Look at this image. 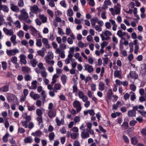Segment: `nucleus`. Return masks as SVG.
I'll list each match as a JSON object with an SVG mask.
<instances>
[{
    "mask_svg": "<svg viewBox=\"0 0 146 146\" xmlns=\"http://www.w3.org/2000/svg\"><path fill=\"white\" fill-rule=\"evenodd\" d=\"M84 71H87L89 73L92 72L94 70L93 66L88 64H85L84 65Z\"/></svg>",
    "mask_w": 146,
    "mask_h": 146,
    "instance_id": "6e6552de",
    "label": "nucleus"
},
{
    "mask_svg": "<svg viewBox=\"0 0 146 146\" xmlns=\"http://www.w3.org/2000/svg\"><path fill=\"white\" fill-rule=\"evenodd\" d=\"M36 113L38 116H42L43 114L42 110L39 108H38L36 110Z\"/></svg>",
    "mask_w": 146,
    "mask_h": 146,
    "instance_id": "49530a36",
    "label": "nucleus"
},
{
    "mask_svg": "<svg viewBox=\"0 0 146 146\" xmlns=\"http://www.w3.org/2000/svg\"><path fill=\"white\" fill-rule=\"evenodd\" d=\"M10 40L13 43V45H15L17 44V42L16 40V36L15 35H11Z\"/></svg>",
    "mask_w": 146,
    "mask_h": 146,
    "instance_id": "c756f323",
    "label": "nucleus"
},
{
    "mask_svg": "<svg viewBox=\"0 0 146 146\" xmlns=\"http://www.w3.org/2000/svg\"><path fill=\"white\" fill-rule=\"evenodd\" d=\"M37 82L36 80H35L32 81L31 82V84L32 86L31 87V88H29L31 89H36L37 87Z\"/></svg>",
    "mask_w": 146,
    "mask_h": 146,
    "instance_id": "473e14b6",
    "label": "nucleus"
},
{
    "mask_svg": "<svg viewBox=\"0 0 146 146\" xmlns=\"http://www.w3.org/2000/svg\"><path fill=\"white\" fill-rule=\"evenodd\" d=\"M9 86L5 85L0 88V92H7L9 90Z\"/></svg>",
    "mask_w": 146,
    "mask_h": 146,
    "instance_id": "cd10ccee",
    "label": "nucleus"
},
{
    "mask_svg": "<svg viewBox=\"0 0 146 146\" xmlns=\"http://www.w3.org/2000/svg\"><path fill=\"white\" fill-rule=\"evenodd\" d=\"M24 3L23 0H19L18 2V5L19 7H23L24 6Z\"/></svg>",
    "mask_w": 146,
    "mask_h": 146,
    "instance_id": "69168bd1",
    "label": "nucleus"
},
{
    "mask_svg": "<svg viewBox=\"0 0 146 146\" xmlns=\"http://www.w3.org/2000/svg\"><path fill=\"white\" fill-rule=\"evenodd\" d=\"M10 7L11 9L13 11L16 12H18L19 11V9L18 6L15 5L13 2H11Z\"/></svg>",
    "mask_w": 146,
    "mask_h": 146,
    "instance_id": "1a4fd4ad",
    "label": "nucleus"
},
{
    "mask_svg": "<svg viewBox=\"0 0 146 146\" xmlns=\"http://www.w3.org/2000/svg\"><path fill=\"white\" fill-rule=\"evenodd\" d=\"M72 93H75V94H76L78 92L79 90H78L77 84L76 83L74 84L72 86Z\"/></svg>",
    "mask_w": 146,
    "mask_h": 146,
    "instance_id": "7c9ffc66",
    "label": "nucleus"
},
{
    "mask_svg": "<svg viewBox=\"0 0 146 146\" xmlns=\"http://www.w3.org/2000/svg\"><path fill=\"white\" fill-rule=\"evenodd\" d=\"M37 53L38 55L43 57L45 54L44 51L43 50H39L37 51Z\"/></svg>",
    "mask_w": 146,
    "mask_h": 146,
    "instance_id": "6e6d98bb",
    "label": "nucleus"
},
{
    "mask_svg": "<svg viewBox=\"0 0 146 146\" xmlns=\"http://www.w3.org/2000/svg\"><path fill=\"white\" fill-rule=\"evenodd\" d=\"M61 88V85L59 83L55 84L53 88V90L55 92H57L58 90H60Z\"/></svg>",
    "mask_w": 146,
    "mask_h": 146,
    "instance_id": "b1692460",
    "label": "nucleus"
},
{
    "mask_svg": "<svg viewBox=\"0 0 146 146\" xmlns=\"http://www.w3.org/2000/svg\"><path fill=\"white\" fill-rule=\"evenodd\" d=\"M9 135V134L7 133L3 136V141L5 142H7L8 141V137Z\"/></svg>",
    "mask_w": 146,
    "mask_h": 146,
    "instance_id": "5fc2aeb1",
    "label": "nucleus"
},
{
    "mask_svg": "<svg viewBox=\"0 0 146 146\" xmlns=\"http://www.w3.org/2000/svg\"><path fill=\"white\" fill-rule=\"evenodd\" d=\"M79 135L78 133H71V138L72 139H74L76 138Z\"/></svg>",
    "mask_w": 146,
    "mask_h": 146,
    "instance_id": "a18cd8bd",
    "label": "nucleus"
},
{
    "mask_svg": "<svg viewBox=\"0 0 146 146\" xmlns=\"http://www.w3.org/2000/svg\"><path fill=\"white\" fill-rule=\"evenodd\" d=\"M103 65L104 66H106L108 62L109 58L108 57H106L105 58H103Z\"/></svg>",
    "mask_w": 146,
    "mask_h": 146,
    "instance_id": "de8ad7c7",
    "label": "nucleus"
},
{
    "mask_svg": "<svg viewBox=\"0 0 146 146\" xmlns=\"http://www.w3.org/2000/svg\"><path fill=\"white\" fill-rule=\"evenodd\" d=\"M20 14L18 16L19 19L21 21H25L27 24H30L32 21L29 18L28 13L26 11V9H23L20 11Z\"/></svg>",
    "mask_w": 146,
    "mask_h": 146,
    "instance_id": "f257e3e1",
    "label": "nucleus"
},
{
    "mask_svg": "<svg viewBox=\"0 0 146 146\" xmlns=\"http://www.w3.org/2000/svg\"><path fill=\"white\" fill-rule=\"evenodd\" d=\"M67 79V76L64 74L62 75L61 77V80L63 85H65L66 83Z\"/></svg>",
    "mask_w": 146,
    "mask_h": 146,
    "instance_id": "a878e982",
    "label": "nucleus"
},
{
    "mask_svg": "<svg viewBox=\"0 0 146 146\" xmlns=\"http://www.w3.org/2000/svg\"><path fill=\"white\" fill-rule=\"evenodd\" d=\"M122 72L121 70H115L114 73V76L115 77L122 79Z\"/></svg>",
    "mask_w": 146,
    "mask_h": 146,
    "instance_id": "6ab92c4d",
    "label": "nucleus"
},
{
    "mask_svg": "<svg viewBox=\"0 0 146 146\" xmlns=\"http://www.w3.org/2000/svg\"><path fill=\"white\" fill-rule=\"evenodd\" d=\"M41 76L44 78H46L47 76V72H46V70H43L40 72Z\"/></svg>",
    "mask_w": 146,
    "mask_h": 146,
    "instance_id": "4d7b16f0",
    "label": "nucleus"
},
{
    "mask_svg": "<svg viewBox=\"0 0 146 146\" xmlns=\"http://www.w3.org/2000/svg\"><path fill=\"white\" fill-rule=\"evenodd\" d=\"M4 32L7 35L11 36L13 34V31L12 29H8L4 27L3 29Z\"/></svg>",
    "mask_w": 146,
    "mask_h": 146,
    "instance_id": "aec40b11",
    "label": "nucleus"
},
{
    "mask_svg": "<svg viewBox=\"0 0 146 146\" xmlns=\"http://www.w3.org/2000/svg\"><path fill=\"white\" fill-rule=\"evenodd\" d=\"M25 80L26 81H29L32 79L31 76L29 74L25 75L24 77Z\"/></svg>",
    "mask_w": 146,
    "mask_h": 146,
    "instance_id": "8fccbe9b",
    "label": "nucleus"
},
{
    "mask_svg": "<svg viewBox=\"0 0 146 146\" xmlns=\"http://www.w3.org/2000/svg\"><path fill=\"white\" fill-rule=\"evenodd\" d=\"M59 77V76L56 74H54L52 78V82H51V84L52 85H53L57 81V78Z\"/></svg>",
    "mask_w": 146,
    "mask_h": 146,
    "instance_id": "f704fd0d",
    "label": "nucleus"
},
{
    "mask_svg": "<svg viewBox=\"0 0 146 146\" xmlns=\"http://www.w3.org/2000/svg\"><path fill=\"white\" fill-rule=\"evenodd\" d=\"M7 99L10 102H13L15 100L17 101V98L15 95L13 94H10L8 96Z\"/></svg>",
    "mask_w": 146,
    "mask_h": 146,
    "instance_id": "a211bd4d",
    "label": "nucleus"
},
{
    "mask_svg": "<svg viewBox=\"0 0 146 146\" xmlns=\"http://www.w3.org/2000/svg\"><path fill=\"white\" fill-rule=\"evenodd\" d=\"M87 128H86V130L90 132V134L92 135L93 137H95V134L94 131L92 129V125L90 122H88L87 123Z\"/></svg>",
    "mask_w": 146,
    "mask_h": 146,
    "instance_id": "f8f14e48",
    "label": "nucleus"
},
{
    "mask_svg": "<svg viewBox=\"0 0 146 146\" xmlns=\"http://www.w3.org/2000/svg\"><path fill=\"white\" fill-rule=\"evenodd\" d=\"M36 45L39 47H40L42 46L41 39H37L36 43Z\"/></svg>",
    "mask_w": 146,
    "mask_h": 146,
    "instance_id": "09e8293b",
    "label": "nucleus"
},
{
    "mask_svg": "<svg viewBox=\"0 0 146 146\" xmlns=\"http://www.w3.org/2000/svg\"><path fill=\"white\" fill-rule=\"evenodd\" d=\"M22 124L23 126H24L25 128H27L28 127V122L27 121H21Z\"/></svg>",
    "mask_w": 146,
    "mask_h": 146,
    "instance_id": "13d9d810",
    "label": "nucleus"
},
{
    "mask_svg": "<svg viewBox=\"0 0 146 146\" xmlns=\"http://www.w3.org/2000/svg\"><path fill=\"white\" fill-rule=\"evenodd\" d=\"M38 17L41 20L42 23H44L47 22V18L44 15H39Z\"/></svg>",
    "mask_w": 146,
    "mask_h": 146,
    "instance_id": "393cba45",
    "label": "nucleus"
},
{
    "mask_svg": "<svg viewBox=\"0 0 146 146\" xmlns=\"http://www.w3.org/2000/svg\"><path fill=\"white\" fill-rule=\"evenodd\" d=\"M30 10L32 12L35 14H37L38 11L39 12L40 11V9H39L38 6L35 5H34L33 6L30 7Z\"/></svg>",
    "mask_w": 146,
    "mask_h": 146,
    "instance_id": "4468645a",
    "label": "nucleus"
},
{
    "mask_svg": "<svg viewBox=\"0 0 146 146\" xmlns=\"http://www.w3.org/2000/svg\"><path fill=\"white\" fill-rule=\"evenodd\" d=\"M17 58L15 56L13 57L11 59V61L15 65H17L18 66L19 64L17 63Z\"/></svg>",
    "mask_w": 146,
    "mask_h": 146,
    "instance_id": "a19ab883",
    "label": "nucleus"
},
{
    "mask_svg": "<svg viewBox=\"0 0 146 146\" xmlns=\"http://www.w3.org/2000/svg\"><path fill=\"white\" fill-rule=\"evenodd\" d=\"M111 2L110 0H106L104 1V4L102 8L106 9L108 8V5H111Z\"/></svg>",
    "mask_w": 146,
    "mask_h": 146,
    "instance_id": "412c9836",
    "label": "nucleus"
},
{
    "mask_svg": "<svg viewBox=\"0 0 146 146\" xmlns=\"http://www.w3.org/2000/svg\"><path fill=\"white\" fill-rule=\"evenodd\" d=\"M112 33L108 30H106L103 31L100 34V36L103 40H108L110 38V36L112 35Z\"/></svg>",
    "mask_w": 146,
    "mask_h": 146,
    "instance_id": "20e7f679",
    "label": "nucleus"
},
{
    "mask_svg": "<svg viewBox=\"0 0 146 146\" xmlns=\"http://www.w3.org/2000/svg\"><path fill=\"white\" fill-rule=\"evenodd\" d=\"M56 121L57 123V125L58 126H60L61 124H64V119H62L60 121L57 117L56 118Z\"/></svg>",
    "mask_w": 146,
    "mask_h": 146,
    "instance_id": "bb28decb",
    "label": "nucleus"
},
{
    "mask_svg": "<svg viewBox=\"0 0 146 146\" xmlns=\"http://www.w3.org/2000/svg\"><path fill=\"white\" fill-rule=\"evenodd\" d=\"M55 137V134L53 132H52L49 134L48 137L50 141L53 140Z\"/></svg>",
    "mask_w": 146,
    "mask_h": 146,
    "instance_id": "37998d69",
    "label": "nucleus"
},
{
    "mask_svg": "<svg viewBox=\"0 0 146 146\" xmlns=\"http://www.w3.org/2000/svg\"><path fill=\"white\" fill-rule=\"evenodd\" d=\"M38 63V61L36 59H34L31 60L30 61L31 64V66L33 67H36Z\"/></svg>",
    "mask_w": 146,
    "mask_h": 146,
    "instance_id": "4c0bfd02",
    "label": "nucleus"
},
{
    "mask_svg": "<svg viewBox=\"0 0 146 146\" xmlns=\"http://www.w3.org/2000/svg\"><path fill=\"white\" fill-rule=\"evenodd\" d=\"M27 107L28 110L29 111H32L35 110V107L34 104L31 105L29 104L27 105Z\"/></svg>",
    "mask_w": 146,
    "mask_h": 146,
    "instance_id": "2f4dec72",
    "label": "nucleus"
},
{
    "mask_svg": "<svg viewBox=\"0 0 146 146\" xmlns=\"http://www.w3.org/2000/svg\"><path fill=\"white\" fill-rule=\"evenodd\" d=\"M73 106L75 108L78 113L81 110L82 107L80 102L77 100H74L72 104Z\"/></svg>",
    "mask_w": 146,
    "mask_h": 146,
    "instance_id": "39448f33",
    "label": "nucleus"
},
{
    "mask_svg": "<svg viewBox=\"0 0 146 146\" xmlns=\"http://www.w3.org/2000/svg\"><path fill=\"white\" fill-rule=\"evenodd\" d=\"M56 113V110L55 109L49 110L48 112V115L50 118H52L55 117Z\"/></svg>",
    "mask_w": 146,
    "mask_h": 146,
    "instance_id": "2eb2a0df",
    "label": "nucleus"
},
{
    "mask_svg": "<svg viewBox=\"0 0 146 146\" xmlns=\"http://www.w3.org/2000/svg\"><path fill=\"white\" fill-rule=\"evenodd\" d=\"M111 24L110 22H106L105 23V26L107 29H109L111 28Z\"/></svg>",
    "mask_w": 146,
    "mask_h": 146,
    "instance_id": "338daca9",
    "label": "nucleus"
},
{
    "mask_svg": "<svg viewBox=\"0 0 146 146\" xmlns=\"http://www.w3.org/2000/svg\"><path fill=\"white\" fill-rule=\"evenodd\" d=\"M75 95L76 96L78 95L80 99H81L84 95L83 92L79 90L78 92L76 94H75Z\"/></svg>",
    "mask_w": 146,
    "mask_h": 146,
    "instance_id": "79ce46f5",
    "label": "nucleus"
},
{
    "mask_svg": "<svg viewBox=\"0 0 146 146\" xmlns=\"http://www.w3.org/2000/svg\"><path fill=\"white\" fill-rule=\"evenodd\" d=\"M22 70L25 73H28L30 70V69L29 67L23 66L22 68Z\"/></svg>",
    "mask_w": 146,
    "mask_h": 146,
    "instance_id": "58836bf2",
    "label": "nucleus"
},
{
    "mask_svg": "<svg viewBox=\"0 0 146 146\" xmlns=\"http://www.w3.org/2000/svg\"><path fill=\"white\" fill-rule=\"evenodd\" d=\"M14 24L16 27L18 28H20L21 27V23L19 20H17L15 22H13Z\"/></svg>",
    "mask_w": 146,
    "mask_h": 146,
    "instance_id": "3c124183",
    "label": "nucleus"
},
{
    "mask_svg": "<svg viewBox=\"0 0 146 146\" xmlns=\"http://www.w3.org/2000/svg\"><path fill=\"white\" fill-rule=\"evenodd\" d=\"M121 127L124 130L127 129L129 127V125L128 122L126 121H124Z\"/></svg>",
    "mask_w": 146,
    "mask_h": 146,
    "instance_id": "ea45409f",
    "label": "nucleus"
},
{
    "mask_svg": "<svg viewBox=\"0 0 146 146\" xmlns=\"http://www.w3.org/2000/svg\"><path fill=\"white\" fill-rule=\"evenodd\" d=\"M126 35V33L125 32H123L121 30H119L118 31L117 33V35L121 39L123 40L125 39V38L124 37Z\"/></svg>",
    "mask_w": 146,
    "mask_h": 146,
    "instance_id": "9b49d317",
    "label": "nucleus"
},
{
    "mask_svg": "<svg viewBox=\"0 0 146 146\" xmlns=\"http://www.w3.org/2000/svg\"><path fill=\"white\" fill-rule=\"evenodd\" d=\"M2 10L3 12L8 13L9 11V8L6 5H0V11Z\"/></svg>",
    "mask_w": 146,
    "mask_h": 146,
    "instance_id": "5701e85b",
    "label": "nucleus"
},
{
    "mask_svg": "<svg viewBox=\"0 0 146 146\" xmlns=\"http://www.w3.org/2000/svg\"><path fill=\"white\" fill-rule=\"evenodd\" d=\"M137 108L136 107H133V109L129 110L127 112V115L129 117H135L136 116V111Z\"/></svg>",
    "mask_w": 146,
    "mask_h": 146,
    "instance_id": "423d86ee",
    "label": "nucleus"
},
{
    "mask_svg": "<svg viewBox=\"0 0 146 146\" xmlns=\"http://www.w3.org/2000/svg\"><path fill=\"white\" fill-rule=\"evenodd\" d=\"M29 96L34 100H36L40 98V95L38 94H35L33 91H32L30 93Z\"/></svg>",
    "mask_w": 146,
    "mask_h": 146,
    "instance_id": "dca6fc26",
    "label": "nucleus"
},
{
    "mask_svg": "<svg viewBox=\"0 0 146 146\" xmlns=\"http://www.w3.org/2000/svg\"><path fill=\"white\" fill-rule=\"evenodd\" d=\"M54 58V55L52 52H49L48 54L45 57L46 62L48 64L53 66L54 63V61L52 60Z\"/></svg>",
    "mask_w": 146,
    "mask_h": 146,
    "instance_id": "f03ea898",
    "label": "nucleus"
},
{
    "mask_svg": "<svg viewBox=\"0 0 146 146\" xmlns=\"http://www.w3.org/2000/svg\"><path fill=\"white\" fill-rule=\"evenodd\" d=\"M67 14L68 16H70V17L73 16V13L71 9L70 8L67 11Z\"/></svg>",
    "mask_w": 146,
    "mask_h": 146,
    "instance_id": "603ef678",
    "label": "nucleus"
},
{
    "mask_svg": "<svg viewBox=\"0 0 146 146\" xmlns=\"http://www.w3.org/2000/svg\"><path fill=\"white\" fill-rule=\"evenodd\" d=\"M130 93L131 94L130 96V99L132 101H134L136 98L135 94L132 92H130Z\"/></svg>",
    "mask_w": 146,
    "mask_h": 146,
    "instance_id": "c03bdc74",
    "label": "nucleus"
},
{
    "mask_svg": "<svg viewBox=\"0 0 146 146\" xmlns=\"http://www.w3.org/2000/svg\"><path fill=\"white\" fill-rule=\"evenodd\" d=\"M73 145V146H80V144L78 141L76 140L74 141Z\"/></svg>",
    "mask_w": 146,
    "mask_h": 146,
    "instance_id": "774afa93",
    "label": "nucleus"
},
{
    "mask_svg": "<svg viewBox=\"0 0 146 146\" xmlns=\"http://www.w3.org/2000/svg\"><path fill=\"white\" fill-rule=\"evenodd\" d=\"M19 50L16 48L10 50L7 49L6 51L7 54L9 56L15 55L16 53H19Z\"/></svg>",
    "mask_w": 146,
    "mask_h": 146,
    "instance_id": "0eeeda50",
    "label": "nucleus"
},
{
    "mask_svg": "<svg viewBox=\"0 0 146 146\" xmlns=\"http://www.w3.org/2000/svg\"><path fill=\"white\" fill-rule=\"evenodd\" d=\"M105 84L102 82H100L99 85V89L101 91H103L105 89Z\"/></svg>",
    "mask_w": 146,
    "mask_h": 146,
    "instance_id": "72a5a7b5",
    "label": "nucleus"
},
{
    "mask_svg": "<svg viewBox=\"0 0 146 146\" xmlns=\"http://www.w3.org/2000/svg\"><path fill=\"white\" fill-rule=\"evenodd\" d=\"M38 68L39 69L43 70H45V67L43 66V64L42 63L40 62L38 63Z\"/></svg>",
    "mask_w": 146,
    "mask_h": 146,
    "instance_id": "864d4df0",
    "label": "nucleus"
},
{
    "mask_svg": "<svg viewBox=\"0 0 146 146\" xmlns=\"http://www.w3.org/2000/svg\"><path fill=\"white\" fill-rule=\"evenodd\" d=\"M48 2V5L50 7H55V4L53 0H50Z\"/></svg>",
    "mask_w": 146,
    "mask_h": 146,
    "instance_id": "052dcab7",
    "label": "nucleus"
},
{
    "mask_svg": "<svg viewBox=\"0 0 146 146\" xmlns=\"http://www.w3.org/2000/svg\"><path fill=\"white\" fill-rule=\"evenodd\" d=\"M98 21V19L96 17L91 19L90 22L93 27H95L96 23H97Z\"/></svg>",
    "mask_w": 146,
    "mask_h": 146,
    "instance_id": "c85d7f7f",
    "label": "nucleus"
},
{
    "mask_svg": "<svg viewBox=\"0 0 146 146\" xmlns=\"http://www.w3.org/2000/svg\"><path fill=\"white\" fill-rule=\"evenodd\" d=\"M24 141L25 143H31L33 142V139L31 137L29 136L25 138Z\"/></svg>",
    "mask_w": 146,
    "mask_h": 146,
    "instance_id": "e433bc0d",
    "label": "nucleus"
},
{
    "mask_svg": "<svg viewBox=\"0 0 146 146\" xmlns=\"http://www.w3.org/2000/svg\"><path fill=\"white\" fill-rule=\"evenodd\" d=\"M106 11L102 12L101 13V17L104 19H106L107 17L106 16Z\"/></svg>",
    "mask_w": 146,
    "mask_h": 146,
    "instance_id": "680f3d73",
    "label": "nucleus"
},
{
    "mask_svg": "<svg viewBox=\"0 0 146 146\" xmlns=\"http://www.w3.org/2000/svg\"><path fill=\"white\" fill-rule=\"evenodd\" d=\"M86 131V132H82L81 136L82 139H85L90 137L89 133L90 134V132L88 131V130Z\"/></svg>",
    "mask_w": 146,
    "mask_h": 146,
    "instance_id": "4be33fe9",
    "label": "nucleus"
},
{
    "mask_svg": "<svg viewBox=\"0 0 146 146\" xmlns=\"http://www.w3.org/2000/svg\"><path fill=\"white\" fill-rule=\"evenodd\" d=\"M59 47L62 50H64L66 48V44L61 43L59 45Z\"/></svg>",
    "mask_w": 146,
    "mask_h": 146,
    "instance_id": "bf43d9fd",
    "label": "nucleus"
},
{
    "mask_svg": "<svg viewBox=\"0 0 146 146\" xmlns=\"http://www.w3.org/2000/svg\"><path fill=\"white\" fill-rule=\"evenodd\" d=\"M121 6L119 3H117V4L114 6V8H110L109 10L111 14L113 16H114L115 15H118L120 14Z\"/></svg>",
    "mask_w": 146,
    "mask_h": 146,
    "instance_id": "7ed1b4c3",
    "label": "nucleus"
},
{
    "mask_svg": "<svg viewBox=\"0 0 146 146\" xmlns=\"http://www.w3.org/2000/svg\"><path fill=\"white\" fill-rule=\"evenodd\" d=\"M37 90L39 93L41 92L40 94L43 98V100H45L46 95L45 94V91L42 90V88L41 86H38L37 88Z\"/></svg>",
    "mask_w": 146,
    "mask_h": 146,
    "instance_id": "9d476101",
    "label": "nucleus"
},
{
    "mask_svg": "<svg viewBox=\"0 0 146 146\" xmlns=\"http://www.w3.org/2000/svg\"><path fill=\"white\" fill-rule=\"evenodd\" d=\"M37 120L39 124H40L43 122L42 116H38L37 118Z\"/></svg>",
    "mask_w": 146,
    "mask_h": 146,
    "instance_id": "0e129e2a",
    "label": "nucleus"
},
{
    "mask_svg": "<svg viewBox=\"0 0 146 146\" xmlns=\"http://www.w3.org/2000/svg\"><path fill=\"white\" fill-rule=\"evenodd\" d=\"M129 76L131 78L135 80L137 79L138 77V75L135 71H130L129 74L127 75V78H129Z\"/></svg>",
    "mask_w": 146,
    "mask_h": 146,
    "instance_id": "ddd939ff",
    "label": "nucleus"
},
{
    "mask_svg": "<svg viewBox=\"0 0 146 146\" xmlns=\"http://www.w3.org/2000/svg\"><path fill=\"white\" fill-rule=\"evenodd\" d=\"M19 57L20 58V62L24 65L26 64L27 62L26 59V57L25 55L24 54H22L20 55Z\"/></svg>",
    "mask_w": 146,
    "mask_h": 146,
    "instance_id": "f3484780",
    "label": "nucleus"
},
{
    "mask_svg": "<svg viewBox=\"0 0 146 146\" xmlns=\"http://www.w3.org/2000/svg\"><path fill=\"white\" fill-rule=\"evenodd\" d=\"M94 27H95V29L96 31L98 32L102 31V27L98 25H97L96 26H95Z\"/></svg>",
    "mask_w": 146,
    "mask_h": 146,
    "instance_id": "e2e57ef3",
    "label": "nucleus"
},
{
    "mask_svg": "<svg viewBox=\"0 0 146 146\" xmlns=\"http://www.w3.org/2000/svg\"><path fill=\"white\" fill-rule=\"evenodd\" d=\"M42 134L41 131L40 130H37L36 131L35 133H33L31 135L34 136L40 137Z\"/></svg>",
    "mask_w": 146,
    "mask_h": 146,
    "instance_id": "c9c22d12",
    "label": "nucleus"
}]
</instances>
